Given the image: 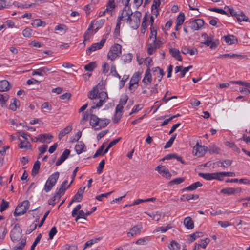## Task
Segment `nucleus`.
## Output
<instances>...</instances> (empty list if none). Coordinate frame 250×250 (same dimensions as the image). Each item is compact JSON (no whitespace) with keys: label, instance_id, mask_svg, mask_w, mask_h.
Listing matches in <instances>:
<instances>
[{"label":"nucleus","instance_id":"79ce46f5","mask_svg":"<svg viewBox=\"0 0 250 250\" xmlns=\"http://www.w3.org/2000/svg\"><path fill=\"white\" fill-rule=\"evenodd\" d=\"M96 62H92L85 65L84 66V69L86 71H92L96 67Z\"/></svg>","mask_w":250,"mask_h":250},{"label":"nucleus","instance_id":"13d9d810","mask_svg":"<svg viewBox=\"0 0 250 250\" xmlns=\"http://www.w3.org/2000/svg\"><path fill=\"white\" fill-rule=\"evenodd\" d=\"M55 30L65 32L68 30V28L66 25L64 24H59L55 27Z\"/></svg>","mask_w":250,"mask_h":250},{"label":"nucleus","instance_id":"f3484780","mask_svg":"<svg viewBox=\"0 0 250 250\" xmlns=\"http://www.w3.org/2000/svg\"><path fill=\"white\" fill-rule=\"evenodd\" d=\"M226 42L229 44L231 45L237 42V38L234 35H228L224 37Z\"/></svg>","mask_w":250,"mask_h":250},{"label":"nucleus","instance_id":"b1692460","mask_svg":"<svg viewBox=\"0 0 250 250\" xmlns=\"http://www.w3.org/2000/svg\"><path fill=\"white\" fill-rule=\"evenodd\" d=\"M72 129L71 125H69L62 129L59 133L58 138L60 140L66 134L69 133Z\"/></svg>","mask_w":250,"mask_h":250},{"label":"nucleus","instance_id":"09e8293b","mask_svg":"<svg viewBox=\"0 0 250 250\" xmlns=\"http://www.w3.org/2000/svg\"><path fill=\"white\" fill-rule=\"evenodd\" d=\"M208 151L209 153L218 154L220 152V149L215 145H212L209 146Z\"/></svg>","mask_w":250,"mask_h":250},{"label":"nucleus","instance_id":"0eeeda50","mask_svg":"<svg viewBox=\"0 0 250 250\" xmlns=\"http://www.w3.org/2000/svg\"><path fill=\"white\" fill-rule=\"evenodd\" d=\"M207 149V147H205V146H202L197 142L196 146L193 147V153H194L195 155L201 157L205 154Z\"/></svg>","mask_w":250,"mask_h":250},{"label":"nucleus","instance_id":"5701e85b","mask_svg":"<svg viewBox=\"0 0 250 250\" xmlns=\"http://www.w3.org/2000/svg\"><path fill=\"white\" fill-rule=\"evenodd\" d=\"M75 149L76 153L78 154H80L83 152L85 151L86 147L82 141H80L79 142L78 144L75 146Z\"/></svg>","mask_w":250,"mask_h":250},{"label":"nucleus","instance_id":"ddd939ff","mask_svg":"<svg viewBox=\"0 0 250 250\" xmlns=\"http://www.w3.org/2000/svg\"><path fill=\"white\" fill-rule=\"evenodd\" d=\"M70 154V150L67 149H65L61 155L59 159L56 161V165L60 166L61 165L65 160L67 159Z\"/></svg>","mask_w":250,"mask_h":250},{"label":"nucleus","instance_id":"393cba45","mask_svg":"<svg viewBox=\"0 0 250 250\" xmlns=\"http://www.w3.org/2000/svg\"><path fill=\"white\" fill-rule=\"evenodd\" d=\"M202 184L200 182H196L194 183H193L191 185L183 188L182 189L183 191L188 190V191H192L195 190L197 188L201 187L202 186Z\"/></svg>","mask_w":250,"mask_h":250},{"label":"nucleus","instance_id":"c85d7f7f","mask_svg":"<svg viewBox=\"0 0 250 250\" xmlns=\"http://www.w3.org/2000/svg\"><path fill=\"white\" fill-rule=\"evenodd\" d=\"M153 73L154 75L159 74L158 76V81L160 82L164 75L163 70L159 67H157L154 68Z\"/></svg>","mask_w":250,"mask_h":250},{"label":"nucleus","instance_id":"bb28decb","mask_svg":"<svg viewBox=\"0 0 250 250\" xmlns=\"http://www.w3.org/2000/svg\"><path fill=\"white\" fill-rule=\"evenodd\" d=\"M110 123V120L107 119H101L99 125V126L95 128V130H99L102 128L106 127Z\"/></svg>","mask_w":250,"mask_h":250},{"label":"nucleus","instance_id":"a878e982","mask_svg":"<svg viewBox=\"0 0 250 250\" xmlns=\"http://www.w3.org/2000/svg\"><path fill=\"white\" fill-rule=\"evenodd\" d=\"M202 36L206 38L205 42L202 43L208 46L210 45V44H211V42H212L214 39L213 35H210L209 36H208L207 33L203 34Z\"/></svg>","mask_w":250,"mask_h":250},{"label":"nucleus","instance_id":"864d4df0","mask_svg":"<svg viewBox=\"0 0 250 250\" xmlns=\"http://www.w3.org/2000/svg\"><path fill=\"white\" fill-rule=\"evenodd\" d=\"M104 165L105 161L104 159H103L100 162V163L99 164V166L97 168V171L98 174H101L102 172Z\"/></svg>","mask_w":250,"mask_h":250},{"label":"nucleus","instance_id":"5fc2aeb1","mask_svg":"<svg viewBox=\"0 0 250 250\" xmlns=\"http://www.w3.org/2000/svg\"><path fill=\"white\" fill-rule=\"evenodd\" d=\"M101 238L100 237H99V238H96L94 240L92 239V240H90L89 241H88L87 242H86L85 243L84 247H83V250L85 249L88 247H90L93 243H96L98 240H101Z\"/></svg>","mask_w":250,"mask_h":250},{"label":"nucleus","instance_id":"de8ad7c7","mask_svg":"<svg viewBox=\"0 0 250 250\" xmlns=\"http://www.w3.org/2000/svg\"><path fill=\"white\" fill-rule=\"evenodd\" d=\"M9 207V202L4 199L2 200L1 203L0 205V211L2 212L6 210Z\"/></svg>","mask_w":250,"mask_h":250},{"label":"nucleus","instance_id":"9b49d317","mask_svg":"<svg viewBox=\"0 0 250 250\" xmlns=\"http://www.w3.org/2000/svg\"><path fill=\"white\" fill-rule=\"evenodd\" d=\"M89 112L90 115V124L92 127H94L95 128L97 126H98L101 118H98L96 115L93 114V110L90 109Z\"/></svg>","mask_w":250,"mask_h":250},{"label":"nucleus","instance_id":"69168bd1","mask_svg":"<svg viewBox=\"0 0 250 250\" xmlns=\"http://www.w3.org/2000/svg\"><path fill=\"white\" fill-rule=\"evenodd\" d=\"M80 218L86 219L85 212L83 210H79L78 215L75 218V221L77 222L78 219Z\"/></svg>","mask_w":250,"mask_h":250},{"label":"nucleus","instance_id":"c9c22d12","mask_svg":"<svg viewBox=\"0 0 250 250\" xmlns=\"http://www.w3.org/2000/svg\"><path fill=\"white\" fill-rule=\"evenodd\" d=\"M32 25L34 27H38L40 26H45L46 25V23L45 21H41V19H35L33 22L32 23Z\"/></svg>","mask_w":250,"mask_h":250},{"label":"nucleus","instance_id":"bf43d9fd","mask_svg":"<svg viewBox=\"0 0 250 250\" xmlns=\"http://www.w3.org/2000/svg\"><path fill=\"white\" fill-rule=\"evenodd\" d=\"M157 50V48L156 46H152L151 44H149L148 45V47L147 48V52L149 55H152L154 52H155Z\"/></svg>","mask_w":250,"mask_h":250},{"label":"nucleus","instance_id":"f03ea898","mask_svg":"<svg viewBox=\"0 0 250 250\" xmlns=\"http://www.w3.org/2000/svg\"><path fill=\"white\" fill-rule=\"evenodd\" d=\"M29 206L30 203L28 200H24L19 203L14 212V216L16 217L25 214L29 209Z\"/></svg>","mask_w":250,"mask_h":250},{"label":"nucleus","instance_id":"c756f323","mask_svg":"<svg viewBox=\"0 0 250 250\" xmlns=\"http://www.w3.org/2000/svg\"><path fill=\"white\" fill-rule=\"evenodd\" d=\"M216 175L215 173H199V175L204 179L207 180H211L212 179H214V176Z\"/></svg>","mask_w":250,"mask_h":250},{"label":"nucleus","instance_id":"774afa93","mask_svg":"<svg viewBox=\"0 0 250 250\" xmlns=\"http://www.w3.org/2000/svg\"><path fill=\"white\" fill-rule=\"evenodd\" d=\"M32 29L29 28H26L22 32L23 35L25 37H30L31 36Z\"/></svg>","mask_w":250,"mask_h":250},{"label":"nucleus","instance_id":"39448f33","mask_svg":"<svg viewBox=\"0 0 250 250\" xmlns=\"http://www.w3.org/2000/svg\"><path fill=\"white\" fill-rule=\"evenodd\" d=\"M142 14L139 11H136L132 15V21L131 23V28L136 29H137L140 23V18Z\"/></svg>","mask_w":250,"mask_h":250},{"label":"nucleus","instance_id":"4468645a","mask_svg":"<svg viewBox=\"0 0 250 250\" xmlns=\"http://www.w3.org/2000/svg\"><path fill=\"white\" fill-rule=\"evenodd\" d=\"M11 88L9 82L6 80L0 81V91H7Z\"/></svg>","mask_w":250,"mask_h":250},{"label":"nucleus","instance_id":"e433bc0d","mask_svg":"<svg viewBox=\"0 0 250 250\" xmlns=\"http://www.w3.org/2000/svg\"><path fill=\"white\" fill-rule=\"evenodd\" d=\"M168 248L170 250H179L180 245L174 240H172Z\"/></svg>","mask_w":250,"mask_h":250},{"label":"nucleus","instance_id":"412c9836","mask_svg":"<svg viewBox=\"0 0 250 250\" xmlns=\"http://www.w3.org/2000/svg\"><path fill=\"white\" fill-rule=\"evenodd\" d=\"M169 53L171 55V56L174 58L175 59L179 61H182V58L180 55V53L179 50L176 48H170L169 49Z\"/></svg>","mask_w":250,"mask_h":250},{"label":"nucleus","instance_id":"603ef678","mask_svg":"<svg viewBox=\"0 0 250 250\" xmlns=\"http://www.w3.org/2000/svg\"><path fill=\"white\" fill-rule=\"evenodd\" d=\"M208 10L210 11L215 12L221 14L226 15L229 16V14L226 12L224 10L222 9H219L217 8H210Z\"/></svg>","mask_w":250,"mask_h":250},{"label":"nucleus","instance_id":"e2e57ef3","mask_svg":"<svg viewBox=\"0 0 250 250\" xmlns=\"http://www.w3.org/2000/svg\"><path fill=\"white\" fill-rule=\"evenodd\" d=\"M113 192H114V191H112L111 192H107V193H106L101 194H100V195H99L98 196H97L95 198L97 200L101 201H102V199H103V197H107L109 195H110Z\"/></svg>","mask_w":250,"mask_h":250},{"label":"nucleus","instance_id":"3c124183","mask_svg":"<svg viewBox=\"0 0 250 250\" xmlns=\"http://www.w3.org/2000/svg\"><path fill=\"white\" fill-rule=\"evenodd\" d=\"M8 99L9 95L7 94H0V103L2 105L4 104Z\"/></svg>","mask_w":250,"mask_h":250},{"label":"nucleus","instance_id":"680f3d73","mask_svg":"<svg viewBox=\"0 0 250 250\" xmlns=\"http://www.w3.org/2000/svg\"><path fill=\"white\" fill-rule=\"evenodd\" d=\"M149 240L148 237H145L143 238H140L136 241V244L137 245H144L145 243Z\"/></svg>","mask_w":250,"mask_h":250},{"label":"nucleus","instance_id":"a211bd4d","mask_svg":"<svg viewBox=\"0 0 250 250\" xmlns=\"http://www.w3.org/2000/svg\"><path fill=\"white\" fill-rule=\"evenodd\" d=\"M101 86L102 85H100V83H98L97 85L94 87L89 92L88 94V98L90 99H95L97 98L99 93L98 87Z\"/></svg>","mask_w":250,"mask_h":250},{"label":"nucleus","instance_id":"8fccbe9b","mask_svg":"<svg viewBox=\"0 0 250 250\" xmlns=\"http://www.w3.org/2000/svg\"><path fill=\"white\" fill-rule=\"evenodd\" d=\"M122 57L123 60H124V62L125 63H129L132 60L133 55L130 53H128L126 55H124Z\"/></svg>","mask_w":250,"mask_h":250},{"label":"nucleus","instance_id":"9d476101","mask_svg":"<svg viewBox=\"0 0 250 250\" xmlns=\"http://www.w3.org/2000/svg\"><path fill=\"white\" fill-rule=\"evenodd\" d=\"M51 71L52 72H55V69L52 68H48V67H42L39 69H38L36 70H34L32 72V75H37L39 76H44L47 75V73L49 71Z\"/></svg>","mask_w":250,"mask_h":250},{"label":"nucleus","instance_id":"6ab92c4d","mask_svg":"<svg viewBox=\"0 0 250 250\" xmlns=\"http://www.w3.org/2000/svg\"><path fill=\"white\" fill-rule=\"evenodd\" d=\"M18 147L21 149L25 150H30L32 148V146L28 140H21L20 139V143L18 144Z\"/></svg>","mask_w":250,"mask_h":250},{"label":"nucleus","instance_id":"4be33fe9","mask_svg":"<svg viewBox=\"0 0 250 250\" xmlns=\"http://www.w3.org/2000/svg\"><path fill=\"white\" fill-rule=\"evenodd\" d=\"M184 224L188 229H192L194 227V222L190 217H187L184 219Z\"/></svg>","mask_w":250,"mask_h":250},{"label":"nucleus","instance_id":"ea45409f","mask_svg":"<svg viewBox=\"0 0 250 250\" xmlns=\"http://www.w3.org/2000/svg\"><path fill=\"white\" fill-rule=\"evenodd\" d=\"M185 20V15L183 13L181 12L177 17L176 20V23H177L178 25H181Z\"/></svg>","mask_w":250,"mask_h":250},{"label":"nucleus","instance_id":"c03bdc74","mask_svg":"<svg viewBox=\"0 0 250 250\" xmlns=\"http://www.w3.org/2000/svg\"><path fill=\"white\" fill-rule=\"evenodd\" d=\"M218 164H220V166L223 167H228L229 166H230L232 164V161L229 160V159H226L223 161H219L217 162Z\"/></svg>","mask_w":250,"mask_h":250},{"label":"nucleus","instance_id":"2eb2a0df","mask_svg":"<svg viewBox=\"0 0 250 250\" xmlns=\"http://www.w3.org/2000/svg\"><path fill=\"white\" fill-rule=\"evenodd\" d=\"M181 51L183 54L185 55L189 54L190 55H193L198 54V50L197 48H193L192 49H190L185 45L181 47Z\"/></svg>","mask_w":250,"mask_h":250},{"label":"nucleus","instance_id":"0e129e2a","mask_svg":"<svg viewBox=\"0 0 250 250\" xmlns=\"http://www.w3.org/2000/svg\"><path fill=\"white\" fill-rule=\"evenodd\" d=\"M57 232V229L56 227H53L51 228L49 233V237L50 239H52L54 236L56 235Z\"/></svg>","mask_w":250,"mask_h":250},{"label":"nucleus","instance_id":"58836bf2","mask_svg":"<svg viewBox=\"0 0 250 250\" xmlns=\"http://www.w3.org/2000/svg\"><path fill=\"white\" fill-rule=\"evenodd\" d=\"M19 105V101L15 98L13 99V102L10 104L9 108L13 111H15Z\"/></svg>","mask_w":250,"mask_h":250},{"label":"nucleus","instance_id":"4c0bfd02","mask_svg":"<svg viewBox=\"0 0 250 250\" xmlns=\"http://www.w3.org/2000/svg\"><path fill=\"white\" fill-rule=\"evenodd\" d=\"M203 236V233L202 232L197 231L195 233L191 234L189 235L190 239L189 241L191 242L195 241L197 238H199Z\"/></svg>","mask_w":250,"mask_h":250},{"label":"nucleus","instance_id":"052dcab7","mask_svg":"<svg viewBox=\"0 0 250 250\" xmlns=\"http://www.w3.org/2000/svg\"><path fill=\"white\" fill-rule=\"evenodd\" d=\"M65 191L64 190V189H63L62 188L60 187L59 188L57 189V191L56 192L55 194L56 195V196L58 197V200H59L60 199V198L63 195H64V194L65 193Z\"/></svg>","mask_w":250,"mask_h":250},{"label":"nucleus","instance_id":"2f4dec72","mask_svg":"<svg viewBox=\"0 0 250 250\" xmlns=\"http://www.w3.org/2000/svg\"><path fill=\"white\" fill-rule=\"evenodd\" d=\"M243 57L241 55H238L236 54H225L223 55H220L218 58H238L241 59Z\"/></svg>","mask_w":250,"mask_h":250},{"label":"nucleus","instance_id":"6e6d98bb","mask_svg":"<svg viewBox=\"0 0 250 250\" xmlns=\"http://www.w3.org/2000/svg\"><path fill=\"white\" fill-rule=\"evenodd\" d=\"M110 73L113 76L117 77L119 79L121 78L120 75L118 73V72H117V71L116 70V66L114 64L111 65V69H110Z\"/></svg>","mask_w":250,"mask_h":250},{"label":"nucleus","instance_id":"338daca9","mask_svg":"<svg viewBox=\"0 0 250 250\" xmlns=\"http://www.w3.org/2000/svg\"><path fill=\"white\" fill-rule=\"evenodd\" d=\"M210 239L209 238H206L205 239L201 240V243L199 244L200 247L203 248H206L207 245L209 243Z\"/></svg>","mask_w":250,"mask_h":250},{"label":"nucleus","instance_id":"72a5a7b5","mask_svg":"<svg viewBox=\"0 0 250 250\" xmlns=\"http://www.w3.org/2000/svg\"><path fill=\"white\" fill-rule=\"evenodd\" d=\"M116 6L115 4L114 0H109L106 5V8L105 11L107 12H111L115 8Z\"/></svg>","mask_w":250,"mask_h":250},{"label":"nucleus","instance_id":"cd10ccee","mask_svg":"<svg viewBox=\"0 0 250 250\" xmlns=\"http://www.w3.org/2000/svg\"><path fill=\"white\" fill-rule=\"evenodd\" d=\"M26 238L22 239L20 243H18L13 248V250H22L26 245Z\"/></svg>","mask_w":250,"mask_h":250},{"label":"nucleus","instance_id":"7c9ffc66","mask_svg":"<svg viewBox=\"0 0 250 250\" xmlns=\"http://www.w3.org/2000/svg\"><path fill=\"white\" fill-rule=\"evenodd\" d=\"M40 165H41V163L38 160L36 161L35 162V163L33 165V167L32 170V175L34 176V175L38 174V173L39 172V171L40 170Z\"/></svg>","mask_w":250,"mask_h":250},{"label":"nucleus","instance_id":"a19ab883","mask_svg":"<svg viewBox=\"0 0 250 250\" xmlns=\"http://www.w3.org/2000/svg\"><path fill=\"white\" fill-rule=\"evenodd\" d=\"M234 188H223L221 190L220 192L223 194L227 195H233L234 194Z\"/></svg>","mask_w":250,"mask_h":250},{"label":"nucleus","instance_id":"49530a36","mask_svg":"<svg viewBox=\"0 0 250 250\" xmlns=\"http://www.w3.org/2000/svg\"><path fill=\"white\" fill-rule=\"evenodd\" d=\"M176 134H173L172 135V136L171 137L170 139L168 140V141H167L166 143L165 146H164L165 149H167V148H169L170 147H171V146H172V145L176 138Z\"/></svg>","mask_w":250,"mask_h":250},{"label":"nucleus","instance_id":"6e6552de","mask_svg":"<svg viewBox=\"0 0 250 250\" xmlns=\"http://www.w3.org/2000/svg\"><path fill=\"white\" fill-rule=\"evenodd\" d=\"M155 170L157 171L160 174H161L163 177L169 179L171 177V174L169 172L168 169L165 166L159 165L155 168Z\"/></svg>","mask_w":250,"mask_h":250},{"label":"nucleus","instance_id":"a18cd8bd","mask_svg":"<svg viewBox=\"0 0 250 250\" xmlns=\"http://www.w3.org/2000/svg\"><path fill=\"white\" fill-rule=\"evenodd\" d=\"M236 18L239 22L248 21L249 20L248 18L242 12L238 14Z\"/></svg>","mask_w":250,"mask_h":250},{"label":"nucleus","instance_id":"f704fd0d","mask_svg":"<svg viewBox=\"0 0 250 250\" xmlns=\"http://www.w3.org/2000/svg\"><path fill=\"white\" fill-rule=\"evenodd\" d=\"M185 181V178L180 177V178H176L170 181L168 184V186H172L174 185H178L183 183Z\"/></svg>","mask_w":250,"mask_h":250},{"label":"nucleus","instance_id":"aec40b11","mask_svg":"<svg viewBox=\"0 0 250 250\" xmlns=\"http://www.w3.org/2000/svg\"><path fill=\"white\" fill-rule=\"evenodd\" d=\"M40 142L42 143H50L53 138L52 135L48 134H41L39 135Z\"/></svg>","mask_w":250,"mask_h":250},{"label":"nucleus","instance_id":"4d7b16f0","mask_svg":"<svg viewBox=\"0 0 250 250\" xmlns=\"http://www.w3.org/2000/svg\"><path fill=\"white\" fill-rule=\"evenodd\" d=\"M183 197H185V199L187 201H188L191 199H197L199 198V196L198 195L185 194L183 195Z\"/></svg>","mask_w":250,"mask_h":250},{"label":"nucleus","instance_id":"473e14b6","mask_svg":"<svg viewBox=\"0 0 250 250\" xmlns=\"http://www.w3.org/2000/svg\"><path fill=\"white\" fill-rule=\"evenodd\" d=\"M225 145L237 153H240V150L233 142L227 141L225 142Z\"/></svg>","mask_w":250,"mask_h":250},{"label":"nucleus","instance_id":"37998d69","mask_svg":"<svg viewBox=\"0 0 250 250\" xmlns=\"http://www.w3.org/2000/svg\"><path fill=\"white\" fill-rule=\"evenodd\" d=\"M93 22L89 25L88 29L86 30V32L84 34V41L88 40L89 39V34L91 33V31L93 30Z\"/></svg>","mask_w":250,"mask_h":250},{"label":"nucleus","instance_id":"f8f14e48","mask_svg":"<svg viewBox=\"0 0 250 250\" xmlns=\"http://www.w3.org/2000/svg\"><path fill=\"white\" fill-rule=\"evenodd\" d=\"M142 229V226L141 225H137L134 226L130 229L129 232L127 233V236L133 237L136 235L139 234Z\"/></svg>","mask_w":250,"mask_h":250},{"label":"nucleus","instance_id":"f257e3e1","mask_svg":"<svg viewBox=\"0 0 250 250\" xmlns=\"http://www.w3.org/2000/svg\"><path fill=\"white\" fill-rule=\"evenodd\" d=\"M59 172L57 171L51 174L47 180L43 189L46 192L50 191L55 185L59 177Z\"/></svg>","mask_w":250,"mask_h":250},{"label":"nucleus","instance_id":"dca6fc26","mask_svg":"<svg viewBox=\"0 0 250 250\" xmlns=\"http://www.w3.org/2000/svg\"><path fill=\"white\" fill-rule=\"evenodd\" d=\"M140 75L141 74L139 72H135L133 74L129 83V88L130 90L132 89L131 87L133 85L135 84H138Z\"/></svg>","mask_w":250,"mask_h":250},{"label":"nucleus","instance_id":"20e7f679","mask_svg":"<svg viewBox=\"0 0 250 250\" xmlns=\"http://www.w3.org/2000/svg\"><path fill=\"white\" fill-rule=\"evenodd\" d=\"M204 24V21L201 19H197L188 22V27L192 30H199Z\"/></svg>","mask_w":250,"mask_h":250},{"label":"nucleus","instance_id":"1a4fd4ad","mask_svg":"<svg viewBox=\"0 0 250 250\" xmlns=\"http://www.w3.org/2000/svg\"><path fill=\"white\" fill-rule=\"evenodd\" d=\"M10 237L11 240L14 242H16L21 240L22 237L21 229L16 230L15 229H12L10 232Z\"/></svg>","mask_w":250,"mask_h":250},{"label":"nucleus","instance_id":"423d86ee","mask_svg":"<svg viewBox=\"0 0 250 250\" xmlns=\"http://www.w3.org/2000/svg\"><path fill=\"white\" fill-rule=\"evenodd\" d=\"M105 41V39H102L99 42L93 44L86 50V54L89 55L92 52L101 49L104 44Z\"/></svg>","mask_w":250,"mask_h":250},{"label":"nucleus","instance_id":"7ed1b4c3","mask_svg":"<svg viewBox=\"0 0 250 250\" xmlns=\"http://www.w3.org/2000/svg\"><path fill=\"white\" fill-rule=\"evenodd\" d=\"M122 46L118 43L112 45L108 53L107 58L111 61L114 60L121 54Z\"/></svg>","mask_w":250,"mask_h":250}]
</instances>
